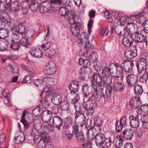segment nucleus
I'll return each mask as SVG.
<instances>
[{
    "label": "nucleus",
    "instance_id": "79ce46f5",
    "mask_svg": "<svg viewBox=\"0 0 148 148\" xmlns=\"http://www.w3.org/2000/svg\"><path fill=\"white\" fill-rule=\"evenodd\" d=\"M8 43L5 40L4 42L2 40H0V51H3L7 49Z\"/></svg>",
    "mask_w": 148,
    "mask_h": 148
},
{
    "label": "nucleus",
    "instance_id": "6ab92c4d",
    "mask_svg": "<svg viewBox=\"0 0 148 148\" xmlns=\"http://www.w3.org/2000/svg\"><path fill=\"white\" fill-rule=\"evenodd\" d=\"M130 124L131 127L137 128L139 126L140 121L139 119L133 116H130Z\"/></svg>",
    "mask_w": 148,
    "mask_h": 148
},
{
    "label": "nucleus",
    "instance_id": "f704fd0d",
    "mask_svg": "<svg viewBox=\"0 0 148 148\" xmlns=\"http://www.w3.org/2000/svg\"><path fill=\"white\" fill-rule=\"evenodd\" d=\"M134 90L135 94L137 95L141 94L143 92V89L142 86L138 84L136 85L135 86Z\"/></svg>",
    "mask_w": 148,
    "mask_h": 148
},
{
    "label": "nucleus",
    "instance_id": "473e14b6",
    "mask_svg": "<svg viewBox=\"0 0 148 148\" xmlns=\"http://www.w3.org/2000/svg\"><path fill=\"white\" fill-rule=\"evenodd\" d=\"M114 143L115 146L117 148H120L123 145V139L120 137H118L115 138Z\"/></svg>",
    "mask_w": 148,
    "mask_h": 148
},
{
    "label": "nucleus",
    "instance_id": "69168bd1",
    "mask_svg": "<svg viewBox=\"0 0 148 148\" xmlns=\"http://www.w3.org/2000/svg\"><path fill=\"white\" fill-rule=\"evenodd\" d=\"M141 111L144 112L146 115L148 114V105H143L140 106V107Z\"/></svg>",
    "mask_w": 148,
    "mask_h": 148
},
{
    "label": "nucleus",
    "instance_id": "bb28decb",
    "mask_svg": "<svg viewBox=\"0 0 148 148\" xmlns=\"http://www.w3.org/2000/svg\"><path fill=\"white\" fill-rule=\"evenodd\" d=\"M133 131L132 129H128L123 132L124 138L127 140H131L133 136Z\"/></svg>",
    "mask_w": 148,
    "mask_h": 148
},
{
    "label": "nucleus",
    "instance_id": "393cba45",
    "mask_svg": "<svg viewBox=\"0 0 148 148\" xmlns=\"http://www.w3.org/2000/svg\"><path fill=\"white\" fill-rule=\"evenodd\" d=\"M79 83L76 81L73 80L69 86V88L71 91L75 92L79 90Z\"/></svg>",
    "mask_w": 148,
    "mask_h": 148
},
{
    "label": "nucleus",
    "instance_id": "bf43d9fd",
    "mask_svg": "<svg viewBox=\"0 0 148 148\" xmlns=\"http://www.w3.org/2000/svg\"><path fill=\"white\" fill-rule=\"evenodd\" d=\"M21 65L22 68L26 70L27 72H29L30 73L32 74L35 73V72L30 67H28L23 64H21Z\"/></svg>",
    "mask_w": 148,
    "mask_h": 148
},
{
    "label": "nucleus",
    "instance_id": "680f3d73",
    "mask_svg": "<svg viewBox=\"0 0 148 148\" xmlns=\"http://www.w3.org/2000/svg\"><path fill=\"white\" fill-rule=\"evenodd\" d=\"M116 129L119 132L121 131L123 127L124 126L122 124H121L119 121H116Z\"/></svg>",
    "mask_w": 148,
    "mask_h": 148
},
{
    "label": "nucleus",
    "instance_id": "09e8293b",
    "mask_svg": "<svg viewBox=\"0 0 148 148\" xmlns=\"http://www.w3.org/2000/svg\"><path fill=\"white\" fill-rule=\"evenodd\" d=\"M40 136L42 140L45 141L46 143L49 142V138L47 133L41 132L40 134Z\"/></svg>",
    "mask_w": 148,
    "mask_h": 148
},
{
    "label": "nucleus",
    "instance_id": "9d476101",
    "mask_svg": "<svg viewBox=\"0 0 148 148\" xmlns=\"http://www.w3.org/2000/svg\"><path fill=\"white\" fill-rule=\"evenodd\" d=\"M138 77L133 74L128 75L126 77V82L127 85L130 87H132L137 84L138 81Z\"/></svg>",
    "mask_w": 148,
    "mask_h": 148
},
{
    "label": "nucleus",
    "instance_id": "4c0bfd02",
    "mask_svg": "<svg viewBox=\"0 0 148 148\" xmlns=\"http://www.w3.org/2000/svg\"><path fill=\"white\" fill-rule=\"evenodd\" d=\"M54 82L53 79L49 77L45 78L43 79V82L45 83V84L47 86H53V83Z\"/></svg>",
    "mask_w": 148,
    "mask_h": 148
},
{
    "label": "nucleus",
    "instance_id": "f257e3e1",
    "mask_svg": "<svg viewBox=\"0 0 148 148\" xmlns=\"http://www.w3.org/2000/svg\"><path fill=\"white\" fill-rule=\"evenodd\" d=\"M44 1L40 5L39 11L42 13H45L50 10L51 8L54 11L55 8H57L59 5L62 4L61 0H50Z\"/></svg>",
    "mask_w": 148,
    "mask_h": 148
},
{
    "label": "nucleus",
    "instance_id": "c85d7f7f",
    "mask_svg": "<svg viewBox=\"0 0 148 148\" xmlns=\"http://www.w3.org/2000/svg\"><path fill=\"white\" fill-rule=\"evenodd\" d=\"M73 119L71 116H69L65 119L64 120L63 126L64 128L66 129L70 126L73 123Z\"/></svg>",
    "mask_w": 148,
    "mask_h": 148
},
{
    "label": "nucleus",
    "instance_id": "6e6d98bb",
    "mask_svg": "<svg viewBox=\"0 0 148 148\" xmlns=\"http://www.w3.org/2000/svg\"><path fill=\"white\" fill-rule=\"evenodd\" d=\"M94 123L99 127L101 126L102 124V121L99 116H97L94 118Z\"/></svg>",
    "mask_w": 148,
    "mask_h": 148
},
{
    "label": "nucleus",
    "instance_id": "a18cd8bd",
    "mask_svg": "<svg viewBox=\"0 0 148 148\" xmlns=\"http://www.w3.org/2000/svg\"><path fill=\"white\" fill-rule=\"evenodd\" d=\"M109 33V30L108 28H101L100 31V34L102 37H104L107 36Z\"/></svg>",
    "mask_w": 148,
    "mask_h": 148
},
{
    "label": "nucleus",
    "instance_id": "49530a36",
    "mask_svg": "<svg viewBox=\"0 0 148 148\" xmlns=\"http://www.w3.org/2000/svg\"><path fill=\"white\" fill-rule=\"evenodd\" d=\"M5 91H4L2 92V93L3 95L5 94H6V95H4V101L6 105L7 106H10L11 105V103L10 101H9V99H8V95H9V93H6L5 92Z\"/></svg>",
    "mask_w": 148,
    "mask_h": 148
},
{
    "label": "nucleus",
    "instance_id": "5fc2aeb1",
    "mask_svg": "<svg viewBox=\"0 0 148 148\" xmlns=\"http://www.w3.org/2000/svg\"><path fill=\"white\" fill-rule=\"evenodd\" d=\"M80 126L79 125H75L72 126V135L73 136L80 132H79L78 127Z\"/></svg>",
    "mask_w": 148,
    "mask_h": 148
},
{
    "label": "nucleus",
    "instance_id": "f8f14e48",
    "mask_svg": "<svg viewBox=\"0 0 148 148\" xmlns=\"http://www.w3.org/2000/svg\"><path fill=\"white\" fill-rule=\"evenodd\" d=\"M125 55L127 58L130 59H132L136 57L137 55L136 46H133L130 50H126Z\"/></svg>",
    "mask_w": 148,
    "mask_h": 148
},
{
    "label": "nucleus",
    "instance_id": "1a4fd4ad",
    "mask_svg": "<svg viewBox=\"0 0 148 148\" xmlns=\"http://www.w3.org/2000/svg\"><path fill=\"white\" fill-rule=\"evenodd\" d=\"M134 66L133 62L131 60H125L121 64L122 70L125 72H129L133 69Z\"/></svg>",
    "mask_w": 148,
    "mask_h": 148
},
{
    "label": "nucleus",
    "instance_id": "c03bdc74",
    "mask_svg": "<svg viewBox=\"0 0 148 148\" xmlns=\"http://www.w3.org/2000/svg\"><path fill=\"white\" fill-rule=\"evenodd\" d=\"M59 12L61 15L64 16L69 13V11L66 8L63 7L59 9Z\"/></svg>",
    "mask_w": 148,
    "mask_h": 148
},
{
    "label": "nucleus",
    "instance_id": "20e7f679",
    "mask_svg": "<svg viewBox=\"0 0 148 148\" xmlns=\"http://www.w3.org/2000/svg\"><path fill=\"white\" fill-rule=\"evenodd\" d=\"M138 27L133 23L132 22L127 23V26L123 30L128 34L131 35L132 38L135 34L138 32Z\"/></svg>",
    "mask_w": 148,
    "mask_h": 148
},
{
    "label": "nucleus",
    "instance_id": "72a5a7b5",
    "mask_svg": "<svg viewBox=\"0 0 148 148\" xmlns=\"http://www.w3.org/2000/svg\"><path fill=\"white\" fill-rule=\"evenodd\" d=\"M75 137V139L77 141L82 143L84 141L85 139V136L81 133H79L73 136Z\"/></svg>",
    "mask_w": 148,
    "mask_h": 148
},
{
    "label": "nucleus",
    "instance_id": "7ed1b4c3",
    "mask_svg": "<svg viewBox=\"0 0 148 148\" xmlns=\"http://www.w3.org/2000/svg\"><path fill=\"white\" fill-rule=\"evenodd\" d=\"M77 111L76 113L75 116V117L74 122L75 125H79L81 127L83 126L84 125L86 127V125L85 124L86 122V118L84 114L80 112L79 110H77Z\"/></svg>",
    "mask_w": 148,
    "mask_h": 148
},
{
    "label": "nucleus",
    "instance_id": "e433bc0d",
    "mask_svg": "<svg viewBox=\"0 0 148 148\" xmlns=\"http://www.w3.org/2000/svg\"><path fill=\"white\" fill-rule=\"evenodd\" d=\"M40 102L44 108H47L49 106L47 98L46 97L41 98L40 100Z\"/></svg>",
    "mask_w": 148,
    "mask_h": 148
},
{
    "label": "nucleus",
    "instance_id": "5701e85b",
    "mask_svg": "<svg viewBox=\"0 0 148 148\" xmlns=\"http://www.w3.org/2000/svg\"><path fill=\"white\" fill-rule=\"evenodd\" d=\"M51 101L54 105H58L62 101V98L59 94L56 93L52 95Z\"/></svg>",
    "mask_w": 148,
    "mask_h": 148
},
{
    "label": "nucleus",
    "instance_id": "39448f33",
    "mask_svg": "<svg viewBox=\"0 0 148 148\" xmlns=\"http://www.w3.org/2000/svg\"><path fill=\"white\" fill-rule=\"evenodd\" d=\"M104 88L103 86H97L96 91H94L92 95H91L90 97L93 101L95 100L99 101L102 97V94Z\"/></svg>",
    "mask_w": 148,
    "mask_h": 148
},
{
    "label": "nucleus",
    "instance_id": "f3484780",
    "mask_svg": "<svg viewBox=\"0 0 148 148\" xmlns=\"http://www.w3.org/2000/svg\"><path fill=\"white\" fill-rule=\"evenodd\" d=\"M130 103L131 106L133 108H138L141 103L140 98L137 97H133L130 100Z\"/></svg>",
    "mask_w": 148,
    "mask_h": 148
},
{
    "label": "nucleus",
    "instance_id": "ddd939ff",
    "mask_svg": "<svg viewBox=\"0 0 148 148\" xmlns=\"http://www.w3.org/2000/svg\"><path fill=\"white\" fill-rule=\"evenodd\" d=\"M95 89L93 87L87 84L84 85L82 88L84 96L85 97H90L91 95H92Z\"/></svg>",
    "mask_w": 148,
    "mask_h": 148
},
{
    "label": "nucleus",
    "instance_id": "4d7b16f0",
    "mask_svg": "<svg viewBox=\"0 0 148 148\" xmlns=\"http://www.w3.org/2000/svg\"><path fill=\"white\" fill-rule=\"evenodd\" d=\"M141 120L143 127L146 129L148 128V117L145 116L143 117L141 119Z\"/></svg>",
    "mask_w": 148,
    "mask_h": 148
},
{
    "label": "nucleus",
    "instance_id": "a19ab883",
    "mask_svg": "<svg viewBox=\"0 0 148 148\" xmlns=\"http://www.w3.org/2000/svg\"><path fill=\"white\" fill-rule=\"evenodd\" d=\"M60 104V108L62 110H67L69 109V103L66 101H61Z\"/></svg>",
    "mask_w": 148,
    "mask_h": 148
},
{
    "label": "nucleus",
    "instance_id": "a878e982",
    "mask_svg": "<svg viewBox=\"0 0 148 148\" xmlns=\"http://www.w3.org/2000/svg\"><path fill=\"white\" fill-rule=\"evenodd\" d=\"M71 33L74 36H78L80 34L79 27L77 25H72L70 27Z\"/></svg>",
    "mask_w": 148,
    "mask_h": 148
},
{
    "label": "nucleus",
    "instance_id": "2eb2a0df",
    "mask_svg": "<svg viewBox=\"0 0 148 148\" xmlns=\"http://www.w3.org/2000/svg\"><path fill=\"white\" fill-rule=\"evenodd\" d=\"M102 77L101 75L99 73H96L94 75L93 79L92 81V83L93 85H97V86H103L105 88V84L103 83V81H102Z\"/></svg>",
    "mask_w": 148,
    "mask_h": 148
},
{
    "label": "nucleus",
    "instance_id": "0e129e2a",
    "mask_svg": "<svg viewBox=\"0 0 148 148\" xmlns=\"http://www.w3.org/2000/svg\"><path fill=\"white\" fill-rule=\"evenodd\" d=\"M98 55L97 53L94 52L92 53L89 57V59L93 62L96 61L97 59Z\"/></svg>",
    "mask_w": 148,
    "mask_h": 148
},
{
    "label": "nucleus",
    "instance_id": "2f4dec72",
    "mask_svg": "<svg viewBox=\"0 0 148 148\" xmlns=\"http://www.w3.org/2000/svg\"><path fill=\"white\" fill-rule=\"evenodd\" d=\"M27 36L25 34L22 36V38L19 42V44L23 46L28 48H29L30 45L28 43Z\"/></svg>",
    "mask_w": 148,
    "mask_h": 148
},
{
    "label": "nucleus",
    "instance_id": "8fccbe9b",
    "mask_svg": "<svg viewBox=\"0 0 148 148\" xmlns=\"http://www.w3.org/2000/svg\"><path fill=\"white\" fill-rule=\"evenodd\" d=\"M111 74L115 73L117 71V67L116 64L114 63L111 64L108 67Z\"/></svg>",
    "mask_w": 148,
    "mask_h": 148
},
{
    "label": "nucleus",
    "instance_id": "58836bf2",
    "mask_svg": "<svg viewBox=\"0 0 148 148\" xmlns=\"http://www.w3.org/2000/svg\"><path fill=\"white\" fill-rule=\"evenodd\" d=\"M25 140V137L23 134L18 136L14 139L15 143L17 144H20L23 143Z\"/></svg>",
    "mask_w": 148,
    "mask_h": 148
},
{
    "label": "nucleus",
    "instance_id": "338daca9",
    "mask_svg": "<svg viewBox=\"0 0 148 148\" xmlns=\"http://www.w3.org/2000/svg\"><path fill=\"white\" fill-rule=\"evenodd\" d=\"M32 75L27 76L24 78L22 83H30L32 80Z\"/></svg>",
    "mask_w": 148,
    "mask_h": 148
},
{
    "label": "nucleus",
    "instance_id": "de8ad7c7",
    "mask_svg": "<svg viewBox=\"0 0 148 148\" xmlns=\"http://www.w3.org/2000/svg\"><path fill=\"white\" fill-rule=\"evenodd\" d=\"M53 88V86H49L46 85V86L44 87L43 92L46 93V95L48 96L50 95L51 94V91L52 90Z\"/></svg>",
    "mask_w": 148,
    "mask_h": 148
},
{
    "label": "nucleus",
    "instance_id": "13d9d810",
    "mask_svg": "<svg viewBox=\"0 0 148 148\" xmlns=\"http://www.w3.org/2000/svg\"><path fill=\"white\" fill-rule=\"evenodd\" d=\"M127 23V21L125 20V18L122 17L119 19L117 23L118 25L121 26L125 25Z\"/></svg>",
    "mask_w": 148,
    "mask_h": 148
},
{
    "label": "nucleus",
    "instance_id": "774afa93",
    "mask_svg": "<svg viewBox=\"0 0 148 148\" xmlns=\"http://www.w3.org/2000/svg\"><path fill=\"white\" fill-rule=\"evenodd\" d=\"M112 142L111 138H105L104 142L105 147L107 148L110 147L112 144Z\"/></svg>",
    "mask_w": 148,
    "mask_h": 148
},
{
    "label": "nucleus",
    "instance_id": "37998d69",
    "mask_svg": "<svg viewBox=\"0 0 148 148\" xmlns=\"http://www.w3.org/2000/svg\"><path fill=\"white\" fill-rule=\"evenodd\" d=\"M9 31L7 29L2 28L0 29V38H4L8 34Z\"/></svg>",
    "mask_w": 148,
    "mask_h": 148
},
{
    "label": "nucleus",
    "instance_id": "f03ea898",
    "mask_svg": "<svg viewBox=\"0 0 148 148\" xmlns=\"http://www.w3.org/2000/svg\"><path fill=\"white\" fill-rule=\"evenodd\" d=\"M89 98L86 101H85L83 104V107L88 111L89 114L91 115L94 113V109L96 106V104L91 98Z\"/></svg>",
    "mask_w": 148,
    "mask_h": 148
},
{
    "label": "nucleus",
    "instance_id": "cd10ccee",
    "mask_svg": "<svg viewBox=\"0 0 148 148\" xmlns=\"http://www.w3.org/2000/svg\"><path fill=\"white\" fill-rule=\"evenodd\" d=\"M31 2V0H23L21 4L23 9L25 10V12L23 11V13L27 14L28 12L27 8L29 7L30 4Z\"/></svg>",
    "mask_w": 148,
    "mask_h": 148
},
{
    "label": "nucleus",
    "instance_id": "423d86ee",
    "mask_svg": "<svg viewBox=\"0 0 148 148\" xmlns=\"http://www.w3.org/2000/svg\"><path fill=\"white\" fill-rule=\"evenodd\" d=\"M66 97L67 99L68 100H70L72 99V102L74 105L75 109L77 110V104L78 101L80 99L79 95L71 91L70 92L67 93Z\"/></svg>",
    "mask_w": 148,
    "mask_h": 148
},
{
    "label": "nucleus",
    "instance_id": "aec40b11",
    "mask_svg": "<svg viewBox=\"0 0 148 148\" xmlns=\"http://www.w3.org/2000/svg\"><path fill=\"white\" fill-rule=\"evenodd\" d=\"M105 139L104 134L101 133L97 134L95 136V143L96 145L98 146L103 144Z\"/></svg>",
    "mask_w": 148,
    "mask_h": 148
},
{
    "label": "nucleus",
    "instance_id": "c9c22d12",
    "mask_svg": "<svg viewBox=\"0 0 148 148\" xmlns=\"http://www.w3.org/2000/svg\"><path fill=\"white\" fill-rule=\"evenodd\" d=\"M33 126L36 129L39 130L42 128V124L39 119H34L33 121Z\"/></svg>",
    "mask_w": 148,
    "mask_h": 148
},
{
    "label": "nucleus",
    "instance_id": "6e6552de",
    "mask_svg": "<svg viewBox=\"0 0 148 148\" xmlns=\"http://www.w3.org/2000/svg\"><path fill=\"white\" fill-rule=\"evenodd\" d=\"M20 122L23 124L25 128V131L28 134L31 136H33L35 134L32 125L30 122H29L27 120L23 121L21 120Z\"/></svg>",
    "mask_w": 148,
    "mask_h": 148
},
{
    "label": "nucleus",
    "instance_id": "4be33fe9",
    "mask_svg": "<svg viewBox=\"0 0 148 148\" xmlns=\"http://www.w3.org/2000/svg\"><path fill=\"white\" fill-rule=\"evenodd\" d=\"M134 39V38H133L132 36L131 37L129 36L124 37L123 39L122 43L126 47H130L133 42Z\"/></svg>",
    "mask_w": 148,
    "mask_h": 148
},
{
    "label": "nucleus",
    "instance_id": "9b49d317",
    "mask_svg": "<svg viewBox=\"0 0 148 148\" xmlns=\"http://www.w3.org/2000/svg\"><path fill=\"white\" fill-rule=\"evenodd\" d=\"M56 64L53 61L49 62V64L46 66L43 72L45 74L51 75L54 74L56 71Z\"/></svg>",
    "mask_w": 148,
    "mask_h": 148
},
{
    "label": "nucleus",
    "instance_id": "052dcab7",
    "mask_svg": "<svg viewBox=\"0 0 148 148\" xmlns=\"http://www.w3.org/2000/svg\"><path fill=\"white\" fill-rule=\"evenodd\" d=\"M122 27L121 26L119 25L115 26V32L119 36H122L123 34L122 32Z\"/></svg>",
    "mask_w": 148,
    "mask_h": 148
},
{
    "label": "nucleus",
    "instance_id": "4468645a",
    "mask_svg": "<svg viewBox=\"0 0 148 148\" xmlns=\"http://www.w3.org/2000/svg\"><path fill=\"white\" fill-rule=\"evenodd\" d=\"M6 3L5 6L9 7V9L11 11H17L20 9V5L17 1L13 2L11 3V0H6Z\"/></svg>",
    "mask_w": 148,
    "mask_h": 148
},
{
    "label": "nucleus",
    "instance_id": "dca6fc26",
    "mask_svg": "<svg viewBox=\"0 0 148 148\" xmlns=\"http://www.w3.org/2000/svg\"><path fill=\"white\" fill-rule=\"evenodd\" d=\"M125 88V85L123 83L116 82L114 83L113 90L114 92L119 93L124 90Z\"/></svg>",
    "mask_w": 148,
    "mask_h": 148
},
{
    "label": "nucleus",
    "instance_id": "412c9836",
    "mask_svg": "<svg viewBox=\"0 0 148 148\" xmlns=\"http://www.w3.org/2000/svg\"><path fill=\"white\" fill-rule=\"evenodd\" d=\"M29 52L32 56L36 58H40L42 56V52L39 48H32Z\"/></svg>",
    "mask_w": 148,
    "mask_h": 148
},
{
    "label": "nucleus",
    "instance_id": "a211bd4d",
    "mask_svg": "<svg viewBox=\"0 0 148 148\" xmlns=\"http://www.w3.org/2000/svg\"><path fill=\"white\" fill-rule=\"evenodd\" d=\"M62 124V120L60 116H56L53 118V125L58 129H60Z\"/></svg>",
    "mask_w": 148,
    "mask_h": 148
},
{
    "label": "nucleus",
    "instance_id": "b1692460",
    "mask_svg": "<svg viewBox=\"0 0 148 148\" xmlns=\"http://www.w3.org/2000/svg\"><path fill=\"white\" fill-rule=\"evenodd\" d=\"M112 90L110 86L106 87V86H105V88L102 94L103 97L105 98H108L111 96Z\"/></svg>",
    "mask_w": 148,
    "mask_h": 148
},
{
    "label": "nucleus",
    "instance_id": "864d4df0",
    "mask_svg": "<svg viewBox=\"0 0 148 148\" xmlns=\"http://www.w3.org/2000/svg\"><path fill=\"white\" fill-rule=\"evenodd\" d=\"M31 4L30 5L29 8L32 11H35L38 9V4L37 3H34L32 1Z\"/></svg>",
    "mask_w": 148,
    "mask_h": 148
},
{
    "label": "nucleus",
    "instance_id": "603ef678",
    "mask_svg": "<svg viewBox=\"0 0 148 148\" xmlns=\"http://www.w3.org/2000/svg\"><path fill=\"white\" fill-rule=\"evenodd\" d=\"M103 77L104 80L103 81V83H104L105 84V86H106V84L109 85L112 83V77L111 76Z\"/></svg>",
    "mask_w": 148,
    "mask_h": 148
},
{
    "label": "nucleus",
    "instance_id": "0eeeda50",
    "mask_svg": "<svg viewBox=\"0 0 148 148\" xmlns=\"http://www.w3.org/2000/svg\"><path fill=\"white\" fill-rule=\"evenodd\" d=\"M147 64V60L144 58H141L138 60L136 63V66L138 72L141 73L145 70Z\"/></svg>",
    "mask_w": 148,
    "mask_h": 148
},
{
    "label": "nucleus",
    "instance_id": "3c124183",
    "mask_svg": "<svg viewBox=\"0 0 148 148\" xmlns=\"http://www.w3.org/2000/svg\"><path fill=\"white\" fill-rule=\"evenodd\" d=\"M102 75L103 77H108L111 75V74L110 71V70L107 67H105L103 69L102 72Z\"/></svg>",
    "mask_w": 148,
    "mask_h": 148
},
{
    "label": "nucleus",
    "instance_id": "c756f323",
    "mask_svg": "<svg viewBox=\"0 0 148 148\" xmlns=\"http://www.w3.org/2000/svg\"><path fill=\"white\" fill-rule=\"evenodd\" d=\"M51 113V111L48 110H44L41 113L42 118L44 122H48L49 121L50 119L49 114Z\"/></svg>",
    "mask_w": 148,
    "mask_h": 148
},
{
    "label": "nucleus",
    "instance_id": "e2e57ef3",
    "mask_svg": "<svg viewBox=\"0 0 148 148\" xmlns=\"http://www.w3.org/2000/svg\"><path fill=\"white\" fill-rule=\"evenodd\" d=\"M56 53V51L54 49H51L49 51L48 53H46V56L47 57L51 58Z\"/></svg>",
    "mask_w": 148,
    "mask_h": 148
},
{
    "label": "nucleus",
    "instance_id": "ea45409f",
    "mask_svg": "<svg viewBox=\"0 0 148 148\" xmlns=\"http://www.w3.org/2000/svg\"><path fill=\"white\" fill-rule=\"evenodd\" d=\"M16 29L18 33L20 34H24L26 31L25 26L22 24L18 25L16 27Z\"/></svg>",
    "mask_w": 148,
    "mask_h": 148
},
{
    "label": "nucleus",
    "instance_id": "7c9ffc66",
    "mask_svg": "<svg viewBox=\"0 0 148 148\" xmlns=\"http://www.w3.org/2000/svg\"><path fill=\"white\" fill-rule=\"evenodd\" d=\"M138 33L139 32L135 34L134 36V38H133L138 42H144L147 36H145L141 34H139Z\"/></svg>",
    "mask_w": 148,
    "mask_h": 148
}]
</instances>
